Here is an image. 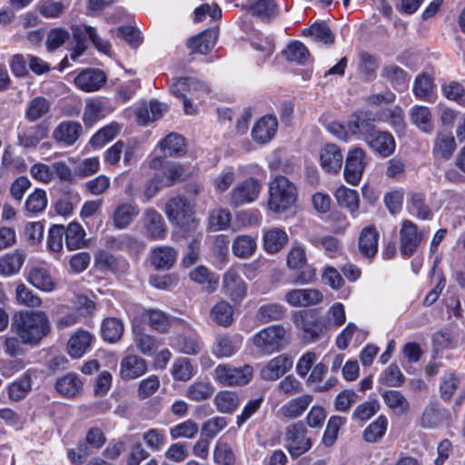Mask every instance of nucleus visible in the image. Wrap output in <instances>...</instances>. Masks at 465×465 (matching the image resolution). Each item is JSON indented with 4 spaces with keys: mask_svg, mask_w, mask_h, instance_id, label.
<instances>
[{
    "mask_svg": "<svg viewBox=\"0 0 465 465\" xmlns=\"http://www.w3.org/2000/svg\"><path fill=\"white\" fill-rule=\"evenodd\" d=\"M50 328V322L43 312L23 311L13 318L12 329L25 344H38L49 333Z\"/></svg>",
    "mask_w": 465,
    "mask_h": 465,
    "instance_id": "obj_1",
    "label": "nucleus"
},
{
    "mask_svg": "<svg viewBox=\"0 0 465 465\" xmlns=\"http://www.w3.org/2000/svg\"><path fill=\"white\" fill-rule=\"evenodd\" d=\"M297 200L295 185L284 176H277L269 185V208L282 213L291 208Z\"/></svg>",
    "mask_w": 465,
    "mask_h": 465,
    "instance_id": "obj_2",
    "label": "nucleus"
},
{
    "mask_svg": "<svg viewBox=\"0 0 465 465\" xmlns=\"http://www.w3.org/2000/svg\"><path fill=\"white\" fill-rule=\"evenodd\" d=\"M253 376V368L250 364L234 366L231 363H220L213 371V379L223 386H243L249 383Z\"/></svg>",
    "mask_w": 465,
    "mask_h": 465,
    "instance_id": "obj_3",
    "label": "nucleus"
},
{
    "mask_svg": "<svg viewBox=\"0 0 465 465\" xmlns=\"http://www.w3.org/2000/svg\"><path fill=\"white\" fill-rule=\"evenodd\" d=\"M287 331L282 325H271L252 337L254 346L264 354L279 351L287 344Z\"/></svg>",
    "mask_w": 465,
    "mask_h": 465,
    "instance_id": "obj_4",
    "label": "nucleus"
},
{
    "mask_svg": "<svg viewBox=\"0 0 465 465\" xmlns=\"http://www.w3.org/2000/svg\"><path fill=\"white\" fill-rule=\"evenodd\" d=\"M293 322L304 332L307 342H313L327 331V322L313 311H301L293 315Z\"/></svg>",
    "mask_w": 465,
    "mask_h": 465,
    "instance_id": "obj_5",
    "label": "nucleus"
},
{
    "mask_svg": "<svg viewBox=\"0 0 465 465\" xmlns=\"http://www.w3.org/2000/svg\"><path fill=\"white\" fill-rule=\"evenodd\" d=\"M165 213L170 222L180 227L195 226L193 217V205L184 197L177 196L170 199L165 205Z\"/></svg>",
    "mask_w": 465,
    "mask_h": 465,
    "instance_id": "obj_6",
    "label": "nucleus"
},
{
    "mask_svg": "<svg viewBox=\"0 0 465 465\" xmlns=\"http://www.w3.org/2000/svg\"><path fill=\"white\" fill-rule=\"evenodd\" d=\"M307 430L301 421L287 427L285 445L292 457L297 458L312 448V440L306 437Z\"/></svg>",
    "mask_w": 465,
    "mask_h": 465,
    "instance_id": "obj_7",
    "label": "nucleus"
},
{
    "mask_svg": "<svg viewBox=\"0 0 465 465\" xmlns=\"http://www.w3.org/2000/svg\"><path fill=\"white\" fill-rule=\"evenodd\" d=\"M262 188V183L256 178L250 177L239 183L230 193V203L232 206L251 203L257 200Z\"/></svg>",
    "mask_w": 465,
    "mask_h": 465,
    "instance_id": "obj_8",
    "label": "nucleus"
},
{
    "mask_svg": "<svg viewBox=\"0 0 465 465\" xmlns=\"http://www.w3.org/2000/svg\"><path fill=\"white\" fill-rule=\"evenodd\" d=\"M366 163V153L363 149L355 147L349 151L344 167L346 182L351 185L359 184Z\"/></svg>",
    "mask_w": 465,
    "mask_h": 465,
    "instance_id": "obj_9",
    "label": "nucleus"
},
{
    "mask_svg": "<svg viewBox=\"0 0 465 465\" xmlns=\"http://www.w3.org/2000/svg\"><path fill=\"white\" fill-rule=\"evenodd\" d=\"M424 234L411 221L402 222L400 230V251L405 257L411 256L418 249Z\"/></svg>",
    "mask_w": 465,
    "mask_h": 465,
    "instance_id": "obj_10",
    "label": "nucleus"
},
{
    "mask_svg": "<svg viewBox=\"0 0 465 465\" xmlns=\"http://www.w3.org/2000/svg\"><path fill=\"white\" fill-rule=\"evenodd\" d=\"M292 365L293 358L291 355L280 354L263 365L260 371L261 378L264 381H276L288 372Z\"/></svg>",
    "mask_w": 465,
    "mask_h": 465,
    "instance_id": "obj_11",
    "label": "nucleus"
},
{
    "mask_svg": "<svg viewBox=\"0 0 465 465\" xmlns=\"http://www.w3.org/2000/svg\"><path fill=\"white\" fill-rule=\"evenodd\" d=\"M73 38L75 45H87V37L94 45L102 53L107 54L110 53L111 45L108 41L101 38L94 27L89 25H75L72 27Z\"/></svg>",
    "mask_w": 465,
    "mask_h": 465,
    "instance_id": "obj_12",
    "label": "nucleus"
},
{
    "mask_svg": "<svg viewBox=\"0 0 465 465\" xmlns=\"http://www.w3.org/2000/svg\"><path fill=\"white\" fill-rule=\"evenodd\" d=\"M363 141L376 153L381 157H388L395 150V141L393 136L387 131H380L369 134Z\"/></svg>",
    "mask_w": 465,
    "mask_h": 465,
    "instance_id": "obj_13",
    "label": "nucleus"
},
{
    "mask_svg": "<svg viewBox=\"0 0 465 465\" xmlns=\"http://www.w3.org/2000/svg\"><path fill=\"white\" fill-rule=\"evenodd\" d=\"M147 369V361L143 358L130 353L121 360L119 374L123 380H134L143 376Z\"/></svg>",
    "mask_w": 465,
    "mask_h": 465,
    "instance_id": "obj_14",
    "label": "nucleus"
},
{
    "mask_svg": "<svg viewBox=\"0 0 465 465\" xmlns=\"http://www.w3.org/2000/svg\"><path fill=\"white\" fill-rule=\"evenodd\" d=\"M105 74L94 68L83 70L75 78V85L84 92H95L100 90L106 83Z\"/></svg>",
    "mask_w": 465,
    "mask_h": 465,
    "instance_id": "obj_15",
    "label": "nucleus"
},
{
    "mask_svg": "<svg viewBox=\"0 0 465 465\" xmlns=\"http://www.w3.org/2000/svg\"><path fill=\"white\" fill-rule=\"evenodd\" d=\"M378 120V114L374 115L370 112H358L354 114L348 122V129L351 134H361L362 139L376 132L375 122Z\"/></svg>",
    "mask_w": 465,
    "mask_h": 465,
    "instance_id": "obj_16",
    "label": "nucleus"
},
{
    "mask_svg": "<svg viewBox=\"0 0 465 465\" xmlns=\"http://www.w3.org/2000/svg\"><path fill=\"white\" fill-rule=\"evenodd\" d=\"M140 214V208L134 203H118L112 213L114 226L118 230L127 228Z\"/></svg>",
    "mask_w": 465,
    "mask_h": 465,
    "instance_id": "obj_17",
    "label": "nucleus"
},
{
    "mask_svg": "<svg viewBox=\"0 0 465 465\" xmlns=\"http://www.w3.org/2000/svg\"><path fill=\"white\" fill-rule=\"evenodd\" d=\"M178 252L171 246L159 245L150 251L149 261L156 270L171 269L177 259Z\"/></svg>",
    "mask_w": 465,
    "mask_h": 465,
    "instance_id": "obj_18",
    "label": "nucleus"
},
{
    "mask_svg": "<svg viewBox=\"0 0 465 465\" xmlns=\"http://www.w3.org/2000/svg\"><path fill=\"white\" fill-rule=\"evenodd\" d=\"M83 128L78 122L63 121L53 131V138L66 146L73 145L82 135Z\"/></svg>",
    "mask_w": 465,
    "mask_h": 465,
    "instance_id": "obj_19",
    "label": "nucleus"
},
{
    "mask_svg": "<svg viewBox=\"0 0 465 465\" xmlns=\"http://www.w3.org/2000/svg\"><path fill=\"white\" fill-rule=\"evenodd\" d=\"M320 163L325 172L337 173L342 166L343 154L336 144L328 143L321 149Z\"/></svg>",
    "mask_w": 465,
    "mask_h": 465,
    "instance_id": "obj_20",
    "label": "nucleus"
},
{
    "mask_svg": "<svg viewBox=\"0 0 465 465\" xmlns=\"http://www.w3.org/2000/svg\"><path fill=\"white\" fill-rule=\"evenodd\" d=\"M218 29L211 28L188 39L187 46L193 54H206L215 45Z\"/></svg>",
    "mask_w": 465,
    "mask_h": 465,
    "instance_id": "obj_21",
    "label": "nucleus"
},
{
    "mask_svg": "<svg viewBox=\"0 0 465 465\" xmlns=\"http://www.w3.org/2000/svg\"><path fill=\"white\" fill-rule=\"evenodd\" d=\"M94 337L87 331L78 330L67 342L68 354L74 359L83 357L90 351Z\"/></svg>",
    "mask_w": 465,
    "mask_h": 465,
    "instance_id": "obj_22",
    "label": "nucleus"
},
{
    "mask_svg": "<svg viewBox=\"0 0 465 465\" xmlns=\"http://www.w3.org/2000/svg\"><path fill=\"white\" fill-rule=\"evenodd\" d=\"M242 337L240 334H225L216 338L213 353L216 358H229L241 348Z\"/></svg>",
    "mask_w": 465,
    "mask_h": 465,
    "instance_id": "obj_23",
    "label": "nucleus"
},
{
    "mask_svg": "<svg viewBox=\"0 0 465 465\" xmlns=\"http://www.w3.org/2000/svg\"><path fill=\"white\" fill-rule=\"evenodd\" d=\"M278 127L277 118L273 115L262 117L253 126L252 136L259 143L270 142L275 135Z\"/></svg>",
    "mask_w": 465,
    "mask_h": 465,
    "instance_id": "obj_24",
    "label": "nucleus"
},
{
    "mask_svg": "<svg viewBox=\"0 0 465 465\" xmlns=\"http://www.w3.org/2000/svg\"><path fill=\"white\" fill-rule=\"evenodd\" d=\"M334 196L340 207L347 209L353 218L357 217L360 198L356 190L341 185L336 190Z\"/></svg>",
    "mask_w": 465,
    "mask_h": 465,
    "instance_id": "obj_25",
    "label": "nucleus"
},
{
    "mask_svg": "<svg viewBox=\"0 0 465 465\" xmlns=\"http://www.w3.org/2000/svg\"><path fill=\"white\" fill-rule=\"evenodd\" d=\"M85 231L78 223H70L64 227L65 245L68 250L74 251L87 247L88 241L85 239Z\"/></svg>",
    "mask_w": 465,
    "mask_h": 465,
    "instance_id": "obj_26",
    "label": "nucleus"
},
{
    "mask_svg": "<svg viewBox=\"0 0 465 465\" xmlns=\"http://www.w3.org/2000/svg\"><path fill=\"white\" fill-rule=\"evenodd\" d=\"M167 111V105L155 100L149 104H143L136 112L137 121L140 124L145 125L149 122L160 119Z\"/></svg>",
    "mask_w": 465,
    "mask_h": 465,
    "instance_id": "obj_27",
    "label": "nucleus"
},
{
    "mask_svg": "<svg viewBox=\"0 0 465 465\" xmlns=\"http://www.w3.org/2000/svg\"><path fill=\"white\" fill-rule=\"evenodd\" d=\"M147 233L151 239L162 240L166 235V227L162 215L155 210L149 208L144 211Z\"/></svg>",
    "mask_w": 465,
    "mask_h": 465,
    "instance_id": "obj_28",
    "label": "nucleus"
},
{
    "mask_svg": "<svg viewBox=\"0 0 465 465\" xmlns=\"http://www.w3.org/2000/svg\"><path fill=\"white\" fill-rule=\"evenodd\" d=\"M379 233L373 226L362 229L359 237V249L361 253L368 258H372L378 252Z\"/></svg>",
    "mask_w": 465,
    "mask_h": 465,
    "instance_id": "obj_29",
    "label": "nucleus"
},
{
    "mask_svg": "<svg viewBox=\"0 0 465 465\" xmlns=\"http://www.w3.org/2000/svg\"><path fill=\"white\" fill-rule=\"evenodd\" d=\"M48 136V127L43 124H38L26 127L19 134V143L25 148L36 147L40 141Z\"/></svg>",
    "mask_w": 465,
    "mask_h": 465,
    "instance_id": "obj_30",
    "label": "nucleus"
},
{
    "mask_svg": "<svg viewBox=\"0 0 465 465\" xmlns=\"http://www.w3.org/2000/svg\"><path fill=\"white\" fill-rule=\"evenodd\" d=\"M411 123L421 132L431 134L434 130L432 115L429 107L415 105L410 113Z\"/></svg>",
    "mask_w": 465,
    "mask_h": 465,
    "instance_id": "obj_31",
    "label": "nucleus"
},
{
    "mask_svg": "<svg viewBox=\"0 0 465 465\" xmlns=\"http://www.w3.org/2000/svg\"><path fill=\"white\" fill-rule=\"evenodd\" d=\"M25 260V253L15 250L6 253L0 258V274L10 276L17 273Z\"/></svg>",
    "mask_w": 465,
    "mask_h": 465,
    "instance_id": "obj_32",
    "label": "nucleus"
},
{
    "mask_svg": "<svg viewBox=\"0 0 465 465\" xmlns=\"http://www.w3.org/2000/svg\"><path fill=\"white\" fill-rule=\"evenodd\" d=\"M249 12L259 19L269 22L279 14V8L273 0H255L251 3Z\"/></svg>",
    "mask_w": 465,
    "mask_h": 465,
    "instance_id": "obj_33",
    "label": "nucleus"
},
{
    "mask_svg": "<svg viewBox=\"0 0 465 465\" xmlns=\"http://www.w3.org/2000/svg\"><path fill=\"white\" fill-rule=\"evenodd\" d=\"M312 400L313 398L312 395L302 394L282 405L281 412L286 418L296 419L302 415L312 403Z\"/></svg>",
    "mask_w": 465,
    "mask_h": 465,
    "instance_id": "obj_34",
    "label": "nucleus"
},
{
    "mask_svg": "<svg viewBox=\"0 0 465 465\" xmlns=\"http://www.w3.org/2000/svg\"><path fill=\"white\" fill-rule=\"evenodd\" d=\"M286 232L280 228H272L263 234V247L268 253H276L287 242Z\"/></svg>",
    "mask_w": 465,
    "mask_h": 465,
    "instance_id": "obj_35",
    "label": "nucleus"
},
{
    "mask_svg": "<svg viewBox=\"0 0 465 465\" xmlns=\"http://www.w3.org/2000/svg\"><path fill=\"white\" fill-rule=\"evenodd\" d=\"M214 392V387L208 380H197L190 384L185 391V397L193 401L208 400Z\"/></svg>",
    "mask_w": 465,
    "mask_h": 465,
    "instance_id": "obj_36",
    "label": "nucleus"
},
{
    "mask_svg": "<svg viewBox=\"0 0 465 465\" xmlns=\"http://www.w3.org/2000/svg\"><path fill=\"white\" fill-rule=\"evenodd\" d=\"M104 116V103L102 99L94 98L86 102L83 114V122L85 126L92 127Z\"/></svg>",
    "mask_w": 465,
    "mask_h": 465,
    "instance_id": "obj_37",
    "label": "nucleus"
},
{
    "mask_svg": "<svg viewBox=\"0 0 465 465\" xmlns=\"http://www.w3.org/2000/svg\"><path fill=\"white\" fill-rule=\"evenodd\" d=\"M378 120L388 123L398 133H402L406 126L404 112L400 106L381 110Z\"/></svg>",
    "mask_w": 465,
    "mask_h": 465,
    "instance_id": "obj_38",
    "label": "nucleus"
},
{
    "mask_svg": "<svg viewBox=\"0 0 465 465\" xmlns=\"http://www.w3.org/2000/svg\"><path fill=\"white\" fill-rule=\"evenodd\" d=\"M386 406L397 414H404L410 410V403L406 397L399 391L388 390L381 393Z\"/></svg>",
    "mask_w": 465,
    "mask_h": 465,
    "instance_id": "obj_39",
    "label": "nucleus"
},
{
    "mask_svg": "<svg viewBox=\"0 0 465 465\" xmlns=\"http://www.w3.org/2000/svg\"><path fill=\"white\" fill-rule=\"evenodd\" d=\"M456 148L454 137L450 134L440 133L434 140L433 154L437 157L449 159Z\"/></svg>",
    "mask_w": 465,
    "mask_h": 465,
    "instance_id": "obj_40",
    "label": "nucleus"
},
{
    "mask_svg": "<svg viewBox=\"0 0 465 465\" xmlns=\"http://www.w3.org/2000/svg\"><path fill=\"white\" fill-rule=\"evenodd\" d=\"M164 156H180L185 153L184 139L177 134H170L160 143Z\"/></svg>",
    "mask_w": 465,
    "mask_h": 465,
    "instance_id": "obj_41",
    "label": "nucleus"
},
{
    "mask_svg": "<svg viewBox=\"0 0 465 465\" xmlns=\"http://www.w3.org/2000/svg\"><path fill=\"white\" fill-rule=\"evenodd\" d=\"M121 125L116 122L99 129L90 139L89 143L93 147L101 148L107 143L111 142L120 132Z\"/></svg>",
    "mask_w": 465,
    "mask_h": 465,
    "instance_id": "obj_42",
    "label": "nucleus"
},
{
    "mask_svg": "<svg viewBox=\"0 0 465 465\" xmlns=\"http://www.w3.org/2000/svg\"><path fill=\"white\" fill-rule=\"evenodd\" d=\"M83 382L74 373H67L57 380L55 388L59 393L67 397L75 396L82 389Z\"/></svg>",
    "mask_w": 465,
    "mask_h": 465,
    "instance_id": "obj_43",
    "label": "nucleus"
},
{
    "mask_svg": "<svg viewBox=\"0 0 465 465\" xmlns=\"http://www.w3.org/2000/svg\"><path fill=\"white\" fill-rule=\"evenodd\" d=\"M213 401L218 411L222 413H232L240 404L238 394L230 391H219L215 395Z\"/></svg>",
    "mask_w": 465,
    "mask_h": 465,
    "instance_id": "obj_44",
    "label": "nucleus"
},
{
    "mask_svg": "<svg viewBox=\"0 0 465 465\" xmlns=\"http://www.w3.org/2000/svg\"><path fill=\"white\" fill-rule=\"evenodd\" d=\"M28 281L35 288L40 291H53L55 287L53 278L45 268L32 269L28 275Z\"/></svg>",
    "mask_w": 465,
    "mask_h": 465,
    "instance_id": "obj_45",
    "label": "nucleus"
},
{
    "mask_svg": "<svg viewBox=\"0 0 465 465\" xmlns=\"http://www.w3.org/2000/svg\"><path fill=\"white\" fill-rule=\"evenodd\" d=\"M50 108L51 104L46 98L36 96L28 103L25 118L29 122H35L44 117L50 111Z\"/></svg>",
    "mask_w": 465,
    "mask_h": 465,
    "instance_id": "obj_46",
    "label": "nucleus"
},
{
    "mask_svg": "<svg viewBox=\"0 0 465 465\" xmlns=\"http://www.w3.org/2000/svg\"><path fill=\"white\" fill-rule=\"evenodd\" d=\"M303 35H310L313 37L314 41L324 45H331L335 40L331 28L323 22L314 23L309 28H305Z\"/></svg>",
    "mask_w": 465,
    "mask_h": 465,
    "instance_id": "obj_47",
    "label": "nucleus"
},
{
    "mask_svg": "<svg viewBox=\"0 0 465 465\" xmlns=\"http://www.w3.org/2000/svg\"><path fill=\"white\" fill-rule=\"evenodd\" d=\"M124 324L116 318H107L102 324V336L110 343L117 342L124 333Z\"/></svg>",
    "mask_w": 465,
    "mask_h": 465,
    "instance_id": "obj_48",
    "label": "nucleus"
},
{
    "mask_svg": "<svg viewBox=\"0 0 465 465\" xmlns=\"http://www.w3.org/2000/svg\"><path fill=\"white\" fill-rule=\"evenodd\" d=\"M134 341L138 351L145 356H152L163 344L155 337L143 332H134Z\"/></svg>",
    "mask_w": 465,
    "mask_h": 465,
    "instance_id": "obj_49",
    "label": "nucleus"
},
{
    "mask_svg": "<svg viewBox=\"0 0 465 465\" xmlns=\"http://www.w3.org/2000/svg\"><path fill=\"white\" fill-rule=\"evenodd\" d=\"M232 248L235 256L246 259L254 253L256 242L250 235H240L233 241Z\"/></svg>",
    "mask_w": 465,
    "mask_h": 465,
    "instance_id": "obj_50",
    "label": "nucleus"
},
{
    "mask_svg": "<svg viewBox=\"0 0 465 465\" xmlns=\"http://www.w3.org/2000/svg\"><path fill=\"white\" fill-rule=\"evenodd\" d=\"M322 299V292H287L286 301L292 306L306 307L318 303Z\"/></svg>",
    "mask_w": 465,
    "mask_h": 465,
    "instance_id": "obj_51",
    "label": "nucleus"
},
{
    "mask_svg": "<svg viewBox=\"0 0 465 465\" xmlns=\"http://www.w3.org/2000/svg\"><path fill=\"white\" fill-rule=\"evenodd\" d=\"M433 91V80L427 74L416 76L413 83V94L420 100H430Z\"/></svg>",
    "mask_w": 465,
    "mask_h": 465,
    "instance_id": "obj_52",
    "label": "nucleus"
},
{
    "mask_svg": "<svg viewBox=\"0 0 465 465\" xmlns=\"http://www.w3.org/2000/svg\"><path fill=\"white\" fill-rule=\"evenodd\" d=\"M359 70L365 81H371L376 76V71L379 67L377 59L367 52L360 53Z\"/></svg>",
    "mask_w": 465,
    "mask_h": 465,
    "instance_id": "obj_53",
    "label": "nucleus"
},
{
    "mask_svg": "<svg viewBox=\"0 0 465 465\" xmlns=\"http://www.w3.org/2000/svg\"><path fill=\"white\" fill-rule=\"evenodd\" d=\"M232 307L226 302H220L211 311L212 319L219 325L227 327L232 324L233 318Z\"/></svg>",
    "mask_w": 465,
    "mask_h": 465,
    "instance_id": "obj_54",
    "label": "nucleus"
},
{
    "mask_svg": "<svg viewBox=\"0 0 465 465\" xmlns=\"http://www.w3.org/2000/svg\"><path fill=\"white\" fill-rule=\"evenodd\" d=\"M171 346L184 354H196L201 351L202 342L195 335L178 337L172 341Z\"/></svg>",
    "mask_w": 465,
    "mask_h": 465,
    "instance_id": "obj_55",
    "label": "nucleus"
},
{
    "mask_svg": "<svg viewBox=\"0 0 465 465\" xmlns=\"http://www.w3.org/2000/svg\"><path fill=\"white\" fill-rule=\"evenodd\" d=\"M284 309L276 303H267L260 306L257 311L256 318L262 323H267L272 321H279L284 316Z\"/></svg>",
    "mask_w": 465,
    "mask_h": 465,
    "instance_id": "obj_56",
    "label": "nucleus"
},
{
    "mask_svg": "<svg viewBox=\"0 0 465 465\" xmlns=\"http://www.w3.org/2000/svg\"><path fill=\"white\" fill-rule=\"evenodd\" d=\"M388 426L387 418L384 415L379 416L364 430L363 438L368 442H376L386 432Z\"/></svg>",
    "mask_w": 465,
    "mask_h": 465,
    "instance_id": "obj_57",
    "label": "nucleus"
},
{
    "mask_svg": "<svg viewBox=\"0 0 465 465\" xmlns=\"http://www.w3.org/2000/svg\"><path fill=\"white\" fill-rule=\"evenodd\" d=\"M404 375L395 364L388 366L379 378L380 383L388 387H400L404 382Z\"/></svg>",
    "mask_w": 465,
    "mask_h": 465,
    "instance_id": "obj_58",
    "label": "nucleus"
},
{
    "mask_svg": "<svg viewBox=\"0 0 465 465\" xmlns=\"http://www.w3.org/2000/svg\"><path fill=\"white\" fill-rule=\"evenodd\" d=\"M172 374L174 380L181 381H189L193 375V367L187 358H178L172 367Z\"/></svg>",
    "mask_w": 465,
    "mask_h": 465,
    "instance_id": "obj_59",
    "label": "nucleus"
},
{
    "mask_svg": "<svg viewBox=\"0 0 465 465\" xmlns=\"http://www.w3.org/2000/svg\"><path fill=\"white\" fill-rule=\"evenodd\" d=\"M47 205L46 193L44 190L36 189L31 193L25 202V210L31 213L43 212Z\"/></svg>",
    "mask_w": 465,
    "mask_h": 465,
    "instance_id": "obj_60",
    "label": "nucleus"
},
{
    "mask_svg": "<svg viewBox=\"0 0 465 465\" xmlns=\"http://www.w3.org/2000/svg\"><path fill=\"white\" fill-rule=\"evenodd\" d=\"M344 423L345 419L340 416H332L330 418L322 437V443L325 446L331 447L334 444L338 436V432Z\"/></svg>",
    "mask_w": 465,
    "mask_h": 465,
    "instance_id": "obj_61",
    "label": "nucleus"
},
{
    "mask_svg": "<svg viewBox=\"0 0 465 465\" xmlns=\"http://www.w3.org/2000/svg\"><path fill=\"white\" fill-rule=\"evenodd\" d=\"M198 425L192 420L183 421L170 429V435L173 440L179 438L192 439L198 432Z\"/></svg>",
    "mask_w": 465,
    "mask_h": 465,
    "instance_id": "obj_62",
    "label": "nucleus"
},
{
    "mask_svg": "<svg viewBox=\"0 0 465 465\" xmlns=\"http://www.w3.org/2000/svg\"><path fill=\"white\" fill-rule=\"evenodd\" d=\"M284 55L289 61L303 64L308 60L310 53L308 48L302 43L294 41L284 50Z\"/></svg>",
    "mask_w": 465,
    "mask_h": 465,
    "instance_id": "obj_63",
    "label": "nucleus"
},
{
    "mask_svg": "<svg viewBox=\"0 0 465 465\" xmlns=\"http://www.w3.org/2000/svg\"><path fill=\"white\" fill-rule=\"evenodd\" d=\"M442 419L443 414L438 404L430 403L425 408L421 415V426L429 429L434 428L440 422Z\"/></svg>",
    "mask_w": 465,
    "mask_h": 465,
    "instance_id": "obj_64",
    "label": "nucleus"
}]
</instances>
